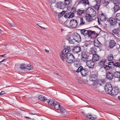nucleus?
Masks as SVG:
<instances>
[{
  "label": "nucleus",
  "mask_w": 120,
  "mask_h": 120,
  "mask_svg": "<svg viewBox=\"0 0 120 120\" xmlns=\"http://www.w3.org/2000/svg\"><path fill=\"white\" fill-rule=\"evenodd\" d=\"M76 72L77 73L80 72L82 76H84L88 75V71L87 69L83 68L82 66H80L77 69Z\"/></svg>",
  "instance_id": "nucleus-1"
},
{
  "label": "nucleus",
  "mask_w": 120,
  "mask_h": 120,
  "mask_svg": "<svg viewBox=\"0 0 120 120\" xmlns=\"http://www.w3.org/2000/svg\"><path fill=\"white\" fill-rule=\"evenodd\" d=\"M80 32L81 34L84 36L88 35L89 37H90L92 34H96V32L94 31L87 30L84 29L81 30Z\"/></svg>",
  "instance_id": "nucleus-2"
},
{
  "label": "nucleus",
  "mask_w": 120,
  "mask_h": 120,
  "mask_svg": "<svg viewBox=\"0 0 120 120\" xmlns=\"http://www.w3.org/2000/svg\"><path fill=\"white\" fill-rule=\"evenodd\" d=\"M74 57L72 54L70 53H67L66 56V61L69 63H73Z\"/></svg>",
  "instance_id": "nucleus-3"
},
{
  "label": "nucleus",
  "mask_w": 120,
  "mask_h": 120,
  "mask_svg": "<svg viewBox=\"0 0 120 120\" xmlns=\"http://www.w3.org/2000/svg\"><path fill=\"white\" fill-rule=\"evenodd\" d=\"M105 91L107 94H109L112 90V88L110 83H106L105 85Z\"/></svg>",
  "instance_id": "nucleus-4"
},
{
  "label": "nucleus",
  "mask_w": 120,
  "mask_h": 120,
  "mask_svg": "<svg viewBox=\"0 0 120 120\" xmlns=\"http://www.w3.org/2000/svg\"><path fill=\"white\" fill-rule=\"evenodd\" d=\"M81 113L83 114V115L84 117L90 119L92 120H95L97 119V116L95 115H92L90 113L86 115L84 114L83 112H81Z\"/></svg>",
  "instance_id": "nucleus-5"
},
{
  "label": "nucleus",
  "mask_w": 120,
  "mask_h": 120,
  "mask_svg": "<svg viewBox=\"0 0 120 120\" xmlns=\"http://www.w3.org/2000/svg\"><path fill=\"white\" fill-rule=\"evenodd\" d=\"M72 37L74 40L77 42L81 41V38L80 35L76 33H75L72 35Z\"/></svg>",
  "instance_id": "nucleus-6"
},
{
  "label": "nucleus",
  "mask_w": 120,
  "mask_h": 120,
  "mask_svg": "<svg viewBox=\"0 0 120 120\" xmlns=\"http://www.w3.org/2000/svg\"><path fill=\"white\" fill-rule=\"evenodd\" d=\"M107 21L110 23V25L112 26H114L117 23L116 19L114 18H109L108 19Z\"/></svg>",
  "instance_id": "nucleus-7"
},
{
  "label": "nucleus",
  "mask_w": 120,
  "mask_h": 120,
  "mask_svg": "<svg viewBox=\"0 0 120 120\" xmlns=\"http://www.w3.org/2000/svg\"><path fill=\"white\" fill-rule=\"evenodd\" d=\"M87 12L92 17L95 16L96 15L95 11L90 7L89 8L87 9Z\"/></svg>",
  "instance_id": "nucleus-8"
},
{
  "label": "nucleus",
  "mask_w": 120,
  "mask_h": 120,
  "mask_svg": "<svg viewBox=\"0 0 120 120\" xmlns=\"http://www.w3.org/2000/svg\"><path fill=\"white\" fill-rule=\"evenodd\" d=\"M78 24V22L76 20L73 19L70 22V25L71 27L75 28L76 27Z\"/></svg>",
  "instance_id": "nucleus-9"
},
{
  "label": "nucleus",
  "mask_w": 120,
  "mask_h": 120,
  "mask_svg": "<svg viewBox=\"0 0 120 120\" xmlns=\"http://www.w3.org/2000/svg\"><path fill=\"white\" fill-rule=\"evenodd\" d=\"M56 6L57 8L61 9H63L65 7V4L61 2L57 3Z\"/></svg>",
  "instance_id": "nucleus-10"
},
{
  "label": "nucleus",
  "mask_w": 120,
  "mask_h": 120,
  "mask_svg": "<svg viewBox=\"0 0 120 120\" xmlns=\"http://www.w3.org/2000/svg\"><path fill=\"white\" fill-rule=\"evenodd\" d=\"M81 57V60L82 61L86 62L87 61V56L85 52H83L82 53Z\"/></svg>",
  "instance_id": "nucleus-11"
},
{
  "label": "nucleus",
  "mask_w": 120,
  "mask_h": 120,
  "mask_svg": "<svg viewBox=\"0 0 120 120\" xmlns=\"http://www.w3.org/2000/svg\"><path fill=\"white\" fill-rule=\"evenodd\" d=\"M119 92L118 88L117 87H115L112 89V90L111 91L110 93L109 94L112 95H116Z\"/></svg>",
  "instance_id": "nucleus-12"
},
{
  "label": "nucleus",
  "mask_w": 120,
  "mask_h": 120,
  "mask_svg": "<svg viewBox=\"0 0 120 120\" xmlns=\"http://www.w3.org/2000/svg\"><path fill=\"white\" fill-rule=\"evenodd\" d=\"M87 65L89 68H93L94 65V63L93 61L91 60H88L86 62Z\"/></svg>",
  "instance_id": "nucleus-13"
},
{
  "label": "nucleus",
  "mask_w": 120,
  "mask_h": 120,
  "mask_svg": "<svg viewBox=\"0 0 120 120\" xmlns=\"http://www.w3.org/2000/svg\"><path fill=\"white\" fill-rule=\"evenodd\" d=\"M81 48L79 46L75 47L73 49V52L75 53H77L81 51Z\"/></svg>",
  "instance_id": "nucleus-14"
},
{
  "label": "nucleus",
  "mask_w": 120,
  "mask_h": 120,
  "mask_svg": "<svg viewBox=\"0 0 120 120\" xmlns=\"http://www.w3.org/2000/svg\"><path fill=\"white\" fill-rule=\"evenodd\" d=\"M93 86H95V87H99V86L101 85V80L96 81L93 83Z\"/></svg>",
  "instance_id": "nucleus-15"
},
{
  "label": "nucleus",
  "mask_w": 120,
  "mask_h": 120,
  "mask_svg": "<svg viewBox=\"0 0 120 120\" xmlns=\"http://www.w3.org/2000/svg\"><path fill=\"white\" fill-rule=\"evenodd\" d=\"M97 79V76L95 75H91L90 76L89 79L90 81L95 82L96 81Z\"/></svg>",
  "instance_id": "nucleus-16"
},
{
  "label": "nucleus",
  "mask_w": 120,
  "mask_h": 120,
  "mask_svg": "<svg viewBox=\"0 0 120 120\" xmlns=\"http://www.w3.org/2000/svg\"><path fill=\"white\" fill-rule=\"evenodd\" d=\"M99 18L101 21L104 22L105 21L106 19L104 13H101L99 17Z\"/></svg>",
  "instance_id": "nucleus-17"
},
{
  "label": "nucleus",
  "mask_w": 120,
  "mask_h": 120,
  "mask_svg": "<svg viewBox=\"0 0 120 120\" xmlns=\"http://www.w3.org/2000/svg\"><path fill=\"white\" fill-rule=\"evenodd\" d=\"M92 17L88 14H87L86 15L85 18L87 21L89 22L93 19V18Z\"/></svg>",
  "instance_id": "nucleus-18"
},
{
  "label": "nucleus",
  "mask_w": 120,
  "mask_h": 120,
  "mask_svg": "<svg viewBox=\"0 0 120 120\" xmlns=\"http://www.w3.org/2000/svg\"><path fill=\"white\" fill-rule=\"evenodd\" d=\"M94 45L95 46L98 47H99L101 46V44L98 40H94Z\"/></svg>",
  "instance_id": "nucleus-19"
},
{
  "label": "nucleus",
  "mask_w": 120,
  "mask_h": 120,
  "mask_svg": "<svg viewBox=\"0 0 120 120\" xmlns=\"http://www.w3.org/2000/svg\"><path fill=\"white\" fill-rule=\"evenodd\" d=\"M84 13V11L78 9L77 11H75V15H78L79 16H80L82 15V14H83Z\"/></svg>",
  "instance_id": "nucleus-20"
},
{
  "label": "nucleus",
  "mask_w": 120,
  "mask_h": 120,
  "mask_svg": "<svg viewBox=\"0 0 120 120\" xmlns=\"http://www.w3.org/2000/svg\"><path fill=\"white\" fill-rule=\"evenodd\" d=\"M112 34L113 35H114L115 36H117L118 37H120L119 30L118 29H115L113 30L112 31Z\"/></svg>",
  "instance_id": "nucleus-21"
},
{
  "label": "nucleus",
  "mask_w": 120,
  "mask_h": 120,
  "mask_svg": "<svg viewBox=\"0 0 120 120\" xmlns=\"http://www.w3.org/2000/svg\"><path fill=\"white\" fill-rule=\"evenodd\" d=\"M99 57L96 54H94L93 55L92 58V60L96 62L98 61L99 59Z\"/></svg>",
  "instance_id": "nucleus-22"
},
{
  "label": "nucleus",
  "mask_w": 120,
  "mask_h": 120,
  "mask_svg": "<svg viewBox=\"0 0 120 120\" xmlns=\"http://www.w3.org/2000/svg\"><path fill=\"white\" fill-rule=\"evenodd\" d=\"M70 47H68L67 49H64L62 52V53L66 55L67 54V53H69V52L70 51Z\"/></svg>",
  "instance_id": "nucleus-23"
},
{
  "label": "nucleus",
  "mask_w": 120,
  "mask_h": 120,
  "mask_svg": "<svg viewBox=\"0 0 120 120\" xmlns=\"http://www.w3.org/2000/svg\"><path fill=\"white\" fill-rule=\"evenodd\" d=\"M113 77V74L110 72L107 73V74L106 78L108 79L111 80Z\"/></svg>",
  "instance_id": "nucleus-24"
},
{
  "label": "nucleus",
  "mask_w": 120,
  "mask_h": 120,
  "mask_svg": "<svg viewBox=\"0 0 120 120\" xmlns=\"http://www.w3.org/2000/svg\"><path fill=\"white\" fill-rule=\"evenodd\" d=\"M78 22H80V26H83L85 24V22L83 19L82 18H80L78 19Z\"/></svg>",
  "instance_id": "nucleus-25"
},
{
  "label": "nucleus",
  "mask_w": 120,
  "mask_h": 120,
  "mask_svg": "<svg viewBox=\"0 0 120 120\" xmlns=\"http://www.w3.org/2000/svg\"><path fill=\"white\" fill-rule=\"evenodd\" d=\"M115 42L113 40H111L109 44V46L110 48H112L115 46Z\"/></svg>",
  "instance_id": "nucleus-26"
},
{
  "label": "nucleus",
  "mask_w": 120,
  "mask_h": 120,
  "mask_svg": "<svg viewBox=\"0 0 120 120\" xmlns=\"http://www.w3.org/2000/svg\"><path fill=\"white\" fill-rule=\"evenodd\" d=\"M113 9L114 12L115 13L117 11H118L120 9V5H114Z\"/></svg>",
  "instance_id": "nucleus-27"
},
{
  "label": "nucleus",
  "mask_w": 120,
  "mask_h": 120,
  "mask_svg": "<svg viewBox=\"0 0 120 120\" xmlns=\"http://www.w3.org/2000/svg\"><path fill=\"white\" fill-rule=\"evenodd\" d=\"M105 59H102L101 60L100 62L99 66H100L101 68H102L105 65Z\"/></svg>",
  "instance_id": "nucleus-28"
},
{
  "label": "nucleus",
  "mask_w": 120,
  "mask_h": 120,
  "mask_svg": "<svg viewBox=\"0 0 120 120\" xmlns=\"http://www.w3.org/2000/svg\"><path fill=\"white\" fill-rule=\"evenodd\" d=\"M38 98L39 100L43 101H46L47 100V99L45 97L41 95Z\"/></svg>",
  "instance_id": "nucleus-29"
},
{
  "label": "nucleus",
  "mask_w": 120,
  "mask_h": 120,
  "mask_svg": "<svg viewBox=\"0 0 120 120\" xmlns=\"http://www.w3.org/2000/svg\"><path fill=\"white\" fill-rule=\"evenodd\" d=\"M107 58L108 60L109 61H111L113 59V55L111 54H109L108 55Z\"/></svg>",
  "instance_id": "nucleus-30"
},
{
  "label": "nucleus",
  "mask_w": 120,
  "mask_h": 120,
  "mask_svg": "<svg viewBox=\"0 0 120 120\" xmlns=\"http://www.w3.org/2000/svg\"><path fill=\"white\" fill-rule=\"evenodd\" d=\"M48 104L51 106H53L55 104L54 101L52 99H50L48 102Z\"/></svg>",
  "instance_id": "nucleus-31"
},
{
  "label": "nucleus",
  "mask_w": 120,
  "mask_h": 120,
  "mask_svg": "<svg viewBox=\"0 0 120 120\" xmlns=\"http://www.w3.org/2000/svg\"><path fill=\"white\" fill-rule=\"evenodd\" d=\"M114 75L115 77L118 78L120 77V72L116 71L114 72Z\"/></svg>",
  "instance_id": "nucleus-32"
},
{
  "label": "nucleus",
  "mask_w": 120,
  "mask_h": 120,
  "mask_svg": "<svg viewBox=\"0 0 120 120\" xmlns=\"http://www.w3.org/2000/svg\"><path fill=\"white\" fill-rule=\"evenodd\" d=\"M26 69L28 70H32L33 69V68L32 66L30 64H29L26 65Z\"/></svg>",
  "instance_id": "nucleus-33"
},
{
  "label": "nucleus",
  "mask_w": 120,
  "mask_h": 120,
  "mask_svg": "<svg viewBox=\"0 0 120 120\" xmlns=\"http://www.w3.org/2000/svg\"><path fill=\"white\" fill-rule=\"evenodd\" d=\"M55 109L57 110H59L60 108V105L58 103L56 102L54 106Z\"/></svg>",
  "instance_id": "nucleus-34"
},
{
  "label": "nucleus",
  "mask_w": 120,
  "mask_h": 120,
  "mask_svg": "<svg viewBox=\"0 0 120 120\" xmlns=\"http://www.w3.org/2000/svg\"><path fill=\"white\" fill-rule=\"evenodd\" d=\"M90 51L92 53H96L97 52L96 49L95 47H93L90 48Z\"/></svg>",
  "instance_id": "nucleus-35"
},
{
  "label": "nucleus",
  "mask_w": 120,
  "mask_h": 120,
  "mask_svg": "<svg viewBox=\"0 0 120 120\" xmlns=\"http://www.w3.org/2000/svg\"><path fill=\"white\" fill-rule=\"evenodd\" d=\"M103 67L106 70H108L110 69V68L112 67V66L105 64Z\"/></svg>",
  "instance_id": "nucleus-36"
},
{
  "label": "nucleus",
  "mask_w": 120,
  "mask_h": 120,
  "mask_svg": "<svg viewBox=\"0 0 120 120\" xmlns=\"http://www.w3.org/2000/svg\"><path fill=\"white\" fill-rule=\"evenodd\" d=\"M60 55L61 58L64 61L65 59H66V56L64 54L62 53H60Z\"/></svg>",
  "instance_id": "nucleus-37"
},
{
  "label": "nucleus",
  "mask_w": 120,
  "mask_h": 120,
  "mask_svg": "<svg viewBox=\"0 0 120 120\" xmlns=\"http://www.w3.org/2000/svg\"><path fill=\"white\" fill-rule=\"evenodd\" d=\"M113 3L114 5H120V4L118 0H113Z\"/></svg>",
  "instance_id": "nucleus-38"
},
{
  "label": "nucleus",
  "mask_w": 120,
  "mask_h": 120,
  "mask_svg": "<svg viewBox=\"0 0 120 120\" xmlns=\"http://www.w3.org/2000/svg\"><path fill=\"white\" fill-rule=\"evenodd\" d=\"M115 17L116 20L120 21V13L116 14Z\"/></svg>",
  "instance_id": "nucleus-39"
},
{
  "label": "nucleus",
  "mask_w": 120,
  "mask_h": 120,
  "mask_svg": "<svg viewBox=\"0 0 120 120\" xmlns=\"http://www.w3.org/2000/svg\"><path fill=\"white\" fill-rule=\"evenodd\" d=\"M26 64H22L20 66V68L21 69L24 70L26 69Z\"/></svg>",
  "instance_id": "nucleus-40"
},
{
  "label": "nucleus",
  "mask_w": 120,
  "mask_h": 120,
  "mask_svg": "<svg viewBox=\"0 0 120 120\" xmlns=\"http://www.w3.org/2000/svg\"><path fill=\"white\" fill-rule=\"evenodd\" d=\"M74 66L76 67H78L80 65V63L78 61H75L74 62Z\"/></svg>",
  "instance_id": "nucleus-41"
},
{
  "label": "nucleus",
  "mask_w": 120,
  "mask_h": 120,
  "mask_svg": "<svg viewBox=\"0 0 120 120\" xmlns=\"http://www.w3.org/2000/svg\"><path fill=\"white\" fill-rule=\"evenodd\" d=\"M100 6L99 4H98L95 5L94 6V8L96 10H99Z\"/></svg>",
  "instance_id": "nucleus-42"
},
{
  "label": "nucleus",
  "mask_w": 120,
  "mask_h": 120,
  "mask_svg": "<svg viewBox=\"0 0 120 120\" xmlns=\"http://www.w3.org/2000/svg\"><path fill=\"white\" fill-rule=\"evenodd\" d=\"M65 4L67 5H69L72 2L71 0H64Z\"/></svg>",
  "instance_id": "nucleus-43"
},
{
  "label": "nucleus",
  "mask_w": 120,
  "mask_h": 120,
  "mask_svg": "<svg viewBox=\"0 0 120 120\" xmlns=\"http://www.w3.org/2000/svg\"><path fill=\"white\" fill-rule=\"evenodd\" d=\"M108 0H105L103 4V6H106L109 3Z\"/></svg>",
  "instance_id": "nucleus-44"
},
{
  "label": "nucleus",
  "mask_w": 120,
  "mask_h": 120,
  "mask_svg": "<svg viewBox=\"0 0 120 120\" xmlns=\"http://www.w3.org/2000/svg\"><path fill=\"white\" fill-rule=\"evenodd\" d=\"M65 11H63L60 13H59L58 15V17L60 18L65 13Z\"/></svg>",
  "instance_id": "nucleus-45"
},
{
  "label": "nucleus",
  "mask_w": 120,
  "mask_h": 120,
  "mask_svg": "<svg viewBox=\"0 0 120 120\" xmlns=\"http://www.w3.org/2000/svg\"><path fill=\"white\" fill-rule=\"evenodd\" d=\"M71 12H69L66 13V14L64 15V17H65L67 18H70V14Z\"/></svg>",
  "instance_id": "nucleus-46"
},
{
  "label": "nucleus",
  "mask_w": 120,
  "mask_h": 120,
  "mask_svg": "<svg viewBox=\"0 0 120 120\" xmlns=\"http://www.w3.org/2000/svg\"><path fill=\"white\" fill-rule=\"evenodd\" d=\"M119 61L120 62V58L119 59ZM115 65L116 67H119L120 68V63L119 62H117L116 63Z\"/></svg>",
  "instance_id": "nucleus-47"
},
{
  "label": "nucleus",
  "mask_w": 120,
  "mask_h": 120,
  "mask_svg": "<svg viewBox=\"0 0 120 120\" xmlns=\"http://www.w3.org/2000/svg\"><path fill=\"white\" fill-rule=\"evenodd\" d=\"M60 112L62 113H64L65 111V110L62 108H60Z\"/></svg>",
  "instance_id": "nucleus-48"
},
{
  "label": "nucleus",
  "mask_w": 120,
  "mask_h": 120,
  "mask_svg": "<svg viewBox=\"0 0 120 120\" xmlns=\"http://www.w3.org/2000/svg\"><path fill=\"white\" fill-rule=\"evenodd\" d=\"M115 64L116 63H114L112 61L111 62H109L108 63V65H109L110 66H111V65H112L116 66L115 65Z\"/></svg>",
  "instance_id": "nucleus-49"
},
{
  "label": "nucleus",
  "mask_w": 120,
  "mask_h": 120,
  "mask_svg": "<svg viewBox=\"0 0 120 120\" xmlns=\"http://www.w3.org/2000/svg\"><path fill=\"white\" fill-rule=\"evenodd\" d=\"M56 0H48L49 2L51 4L55 3L56 2Z\"/></svg>",
  "instance_id": "nucleus-50"
},
{
  "label": "nucleus",
  "mask_w": 120,
  "mask_h": 120,
  "mask_svg": "<svg viewBox=\"0 0 120 120\" xmlns=\"http://www.w3.org/2000/svg\"><path fill=\"white\" fill-rule=\"evenodd\" d=\"M84 4V0H81L80 1L79 3H78V4Z\"/></svg>",
  "instance_id": "nucleus-51"
},
{
  "label": "nucleus",
  "mask_w": 120,
  "mask_h": 120,
  "mask_svg": "<svg viewBox=\"0 0 120 120\" xmlns=\"http://www.w3.org/2000/svg\"><path fill=\"white\" fill-rule=\"evenodd\" d=\"M70 17L72 18V17H74V15H75V13H71H71H70Z\"/></svg>",
  "instance_id": "nucleus-52"
},
{
  "label": "nucleus",
  "mask_w": 120,
  "mask_h": 120,
  "mask_svg": "<svg viewBox=\"0 0 120 120\" xmlns=\"http://www.w3.org/2000/svg\"><path fill=\"white\" fill-rule=\"evenodd\" d=\"M101 84H104L106 82L105 81L104 79H102V80H101Z\"/></svg>",
  "instance_id": "nucleus-53"
},
{
  "label": "nucleus",
  "mask_w": 120,
  "mask_h": 120,
  "mask_svg": "<svg viewBox=\"0 0 120 120\" xmlns=\"http://www.w3.org/2000/svg\"><path fill=\"white\" fill-rule=\"evenodd\" d=\"M71 37L69 35H68L67 36V39L69 41V40H71Z\"/></svg>",
  "instance_id": "nucleus-54"
},
{
  "label": "nucleus",
  "mask_w": 120,
  "mask_h": 120,
  "mask_svg": "<svg viewBox=\"0 0 120 120\" xmlns=\"http://www.w3.org/2000/svg\"><path fill=\"white\" fill-rule=\"evenodd\" d=\"M69 42L70 44H74V42L72 40H70L69 41Z\"/></svg>",
  "instance_id": "nucleus-55"
},
{
  "label": "nucleus",
  "mask_w": 120,
  "mask_h": 120,
  "mask_svg": "<svg viewBox=\"0 0 120 120\" xmlns=\"http://www.w3.org/2000/svg\"><path fill=\"white\" fill-rule=\"evenodd\" d=\"M5 94L4 92V91H2L0 93V95H1L4 94Z\"/></svg>",
  "instance_id": "nucleus-56"
},
{
  "label": "nucleus",
  "mask_w": 120,
  "mask_h": 120,
  "mask_svg": "<svg viewBox=\"0 0 120 120\" xmlns=\"http://www.w3.org/2000/svg\"><path fill=\"white\" fill-rule=\"evenodd\" d=\"M10 26L12 27H14L15 26V25L12 23H11L10 24Z\"/></svg>",
  "instance_id": "nucleus-57"
},
{
  "label": "nucleus",
  "mask_w": 120,
  "mask_h": 120,
  "mask_svg": "<svg viewBox=\"0 0 120 120\" xmlns=\"http://www.w3.org/2000/svg\"><path fill=\"white\" fill-rule=\"evenodd\" d=\"M97 2V3L100 4L101 2V0H96Z\"/></svg>",
  "instance_id": "nucleus-58"
},
{
  "label": "nucleus",
  "mask_w": 120,
  "mask_h": 120,
  "mask_svg": "<svg viewBox=\"0 0 120 120\" xmlns=\"http://www.w3.org/2000/svg\"><path fill=\"white\" fill-rule=\"evenodd\" d=\"M6 54H5L4 55H0V56L4 57H6Z\"/></svg>",
  "instance_id": "nucleus-59"
},
{
  "label": "nucleus",
  "mask_w": 120,
  "mask_h": 120,
  "mask_svg": "<svg viewBox=\"0 0 120 120\" xmlns=\"http://www.w3.org/2000/svg\"><path fill=\"white\" fill-rule=\"evenodd\" d=\"M40 24H41L40 23H38V24H37V25L38 26H40L41 28H43V29H45V28L43 27H42V26H40L39 25H40Z\"/></svg>",
  "instance_id": "nucleus-60"
},
{
  "label": "nucleus",
  "mask_w": 120,
  "mask_h": 120,
  "mask_svg": "<svg viewBox=\"0 0 120 120\" xmlns=\"http://www.w3.org/2000/svg\"><path fill=\"white\" fill-rule=\"evenodd\" d=\"M71 9L73 11H75H75H76V8H72Z\"/></svg>",
  "instance_id": "nucleus-61"
},
{
  "label": "nucleus",
  "mask_w": 120,
  "mask_h": 120,
  "mask_svg": "<svg viewBox=\"0 0 120 120\" xmlns=\"http://www.w3.org/2000/svg\"><path fill=\"white\" fill-rule=\"evenodd\" d=\"M45 51L47 52H49V50H47L46 49H45Z\"/></svg>",
  "instance_id": "nucleus-62"
},
{
  "label": "nucleus",
  "mask_w": 120,
  "mask_h": 120,
  "mask_svg": "<svg viewBox=\"0 0 120 120\" xmlns=\"http://www.w3.org/2000/svg\"><path fill=\"white\" fill-rule=\"evenodd\" d=\"M29 114L30 115H35V114H34L32 113H29Z\"/></svg>",
  "instance_id": "nucleus-63"
},
{
  "label": "nucleus",
  "mask_w": 120,
  "mask_h": 120,
  "mask_svg": "<svg viewBox=\"0 0 120 120\" xmlns=\"http://www.w3.org/2000/svg\"><path fill=\"white\" fill-rule=\"evenodd\" d=\"M25 118H27V119H31V118H29V117H25Z\"/></svg>",
  "instance_id": "nucleus-64"
}]
</instances>
